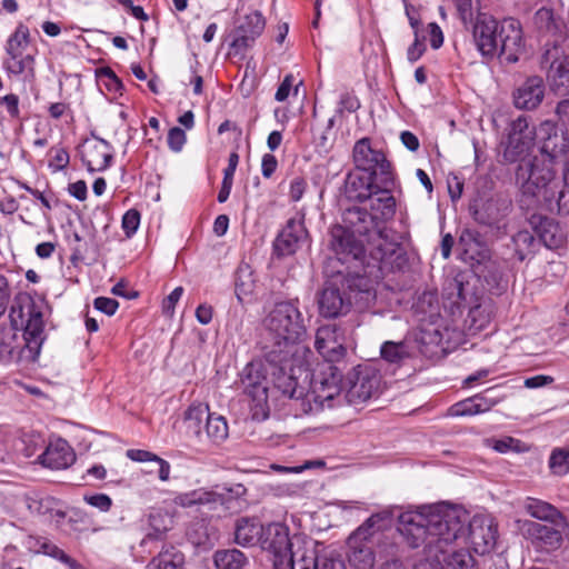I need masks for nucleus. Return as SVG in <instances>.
Returning <instances> with one entry per match:
<instances>
[{
    "label": "nucleus",
    "mask_w": 569,
    "mask_h": 569,
    "mask_svg": "<svg viewBox=\"0 0 569 569\" xmlns=\"http://www.w3.org/2000/svg\"><path fill=\"white\" fill-rule=\"evenodd\" d=\"M540 152L528 162L519 163L516 179L521 196L529 204L549 212L569 213V186L557 176L555 164L569 149V138L552 121H543L537 129Z\"/></svg>",
    "instance_id": "1"
},
{
    "label": "nucleus",
    "mask_w": 569,
    "mask_h": 569,
    "mask_svg": "<svg viewBox=\"0 0 569 569\" xmlns=\"http://www.w3.org/2000/svg\"><path fill=\"white\" fill-rule=\"evenodd\" d=\"M293 353L276 352L274 349L264 351L272 391L288 399V407L296 417L331 408L335 398L340 396L343 373L330 366L331 379L316 377L311 380V390H308L299 382L297 371L301 373L302 369L293 366Z\"/></svg>",
    "instance_id": "2"
},
{
    "label": "nucleus",
    "mask_w": 569,
    "mask_h": 569,
    "mask_svg": "<svg viewBox=\"0 0 569 569\" xmlns=\"http://www.w3.org/2000/svg\"><path fill=\"white\" fill-rule=\"evenodd\" d=\"M373 218L361 207H350L342 214V224H335L330 229V249L342 263L355 262L365 268L376 278L393 270H381L370 257L375 247Z\"/></svg>",
    "instance_id": "3"
},
{
    "label": "nucleus",
    "mask_w": 569,
    "mask_h": 569,
    "mask_svg": "<svg viewBox=\"0 0 569 569\" xmlns=\"http://www.w3.org/2000/svg\"><path fill=\"white\" fill-rule=\"evenodd\" d=\"M462 527L463 521L453 511H407L399 516L398 531L410 548L425 545L433 556L451 547L460 538Z\"/></svg>",
    "instance_id": "4"
},
{
    "label": "nucleus",
    "mask_w": 569,
    "mask_h": 569,
    "mask_svg": "<svg viewBox=\"0 0 569 569\" xmlns=\"http://www.w3.org/2000/svg\"><path fill=\"white\" fill-rule=\"evenodd\" d=\"M393 186H382L377 189L370 200L371 212L375 228L371 230L373 234L375 247L370 250V257L379 269L399 270L406 262L405 253L401 247L387 234V229L381 228L379 221L391 219L396 213V199L391 194Z\"/></svg>",
    "instance_id": "5"
},
{
    "label": "nucleus",
    "mask_w": 569,
    "mask_h": 569,
    "mask_svg": "<svg viewBox=\"0 0 569 569\" xmlns=\"http://www.w3.org/2000/svg\"><path fill=\"white\" fill-rule=\"evenodd\" d=\"M352 299L369 306L376 300V290L367 277L343 276L341 271H338L336 277L326 281L320 292L319 312L325 318L345 316L351 308Z\"/></svg>",
    "instance_id": "6"
},
{
    "label": "nucleus",
    "mask_w": 569,
    "mask_h": 569,
    "mask_svg": "<svg viewBox=\"0 0 569 569\" xmlns=\"http://www.w3.org/2000/svg\"><path fill=\"white\" fill-rule=\"evenodd\" d=\"M267 332L264 351L295 352L296 346L307 336L306 319L299 301L277 302L263 320Z\"/></svg>",
    "instance_id": "7"
},
{
    "label": "nucleus",
    "mask_w": 569,
    "mask_h": 569,
    "mask_svg": "<svg viewBox=\"0 0 569 569\" xmlns=\"http://www.w3.org/2000/svg\"><path fill=\"white\" fill-rule=\"evenodd\" d=\"M310 542H305L300 538L291 539L289 529L280 522L269 523L264 528L260 546L269 552L270 560L274 569H295L298 550L308 548Z\"/></svg>",
    "instance_id": "8"
},
{
    "label": "nucleus",
    "mask_w": 569,
    "mask_h": 569,
    "mask_svg": "<svg viewBox=\"0 0 569 569\" xmlns=\"http://www.w3.org/2000/svg\"><path fill=\"white\" fill-rule=\"evenodd\" d=\"M241 388L254 402L252 410V418L257 420H264L269 416L268 411V397L270 389L269 366L268 362L248 363L241 376Z\"/></svg>",
    "instance_id": "9"
},
{
    "label": "nucleus",
    "mask_w": 569,
    "mask_h": 569,
    "mask_svg": "<svg viewBox=\"0 0 569 569\" xmlns=\"http://www.w3.org/2000/svg\"><path fill=\"white\" fill-rule=\"evenodd\" d=\"M382 520L381 515L369 517L348 539V561L352 569H375L376 556L372 550L373 527Z\"/></svg>",
    "instance_id": "10"
},
{
    "label": "nucleus",
    "mask_w": 569,
    "mask_h": 569,
    "mask_svg": "<svg viewBox=\"0 0 569 569\" xmlns=\"http://www.w3.org/2000/svg\"><path fill=\"white\" fill-rule=\"evenodd\" d=\"M352 156L357 169L376 174L382 186H395L391 163L381 150L371 147L369 138L355 143Z\"/></svg>",
    "instance_id": "11"
},
{
    "label": "nucleus",
    "mask_w": 569,
    "mask_h": 569,
    "mask_svg": "<svg viewBox=\"0 0 569 569\" xmlns=\"http://www.w3.org/2000/svg\"><path fill=\"white\" fill-rule=\"evenodd\" d=\"M541 68L547 70V80L557 94H569V56L565 54L558 40L546 49L541 56Z\"/></svg>",
    "instance_id": "12"
},
{
    "label": "nucleus",
    "mask_w": 569,
    "mask_h": 569,
    "mask_svg": "<svg viewBox=\"0 0 569 569\" xmlns=\"http://www.w3.org/2000/svg\"><path fill=\"white\" fill-rule=\"evenodd\" d=\"M498 54L502 63H516L526 51L523 29L516 18H503L498 27Z\"/></svg>",
    "instance_id": "13"
},
{
    "label": "nucleus",
    "mask_w": 569,
    "mask_h": 569,
    "mask_svg": "<svg viewBox=\"0 0 569 569\" xmlns=\"http://www.w3.org/2000/svg\"><path fill=\"white\" fill-rule=\"evenodd\" d=\"M537 130L530 126L528 118L518 117L510 124L508 141L503 150V158L507 162H526L525 158L530 153L535 146Z\"/></svg>",
    "instance_id": "14"
},
{
    "label": "nucleus",
    "mask_w": 569,
    "mask_h": 569,
    "mask_svg": "<svg viewBox=\"0 0 569 569\" xmlns=\"http://www.w3.org/2000/svg\"><path fill=\"white\" fill-rule=\"evenodd\" d=\"M315 347L328 363L327 371L320 377L325 376L327 379H331L330 366L337 367L342 372V369L335 362H340L345 358L347 349L339 340L335 325L322 326L317 330Z\"/></svg>",
    "instance_id": "15"
},
{
    "label": "nucleus",
    "mask_w": 569,
    "mask_h": 569,
    "mask_svg": "<svg viewBox=\"0 0 569 569\" xmlns=\"http://www.w3.org/2000/svg\"><path fill=\"white\" fill-rule=\"evenodd\" d=\"M305 214L290 218L273 242V251L278 257L293 254L308 239V231L303 223Z\"/></svg>",
    "instance_id": "16"
},
{
    "label": "nucleus",
    "mask_w": 569,
    "mask_h": 569,
    "mask_svg": "<svg viewBox=\"0 0 569 569\" xmlns=\"http://www.w3.org/2000/svg\"><path fill=\"white\" fill-rule=\"evenodd\" d=\"M510 208V202L506 200L488 199L475 202L470 211L478 223L500 230L506 227L505 219Z\"/></svg>",
    "instance_id": "17"
},
{
    "label": "nucleus",
    "mask_w": 569,
    "mask_h": 569,
    "mask_svg": "<svg viewBox=\"0 0 569 569\" xmlns=\"http://www.w3.org/2000/svg\"><path fill=\"white\" fill-rule=\"evenodd\" d=\"M23 331L24 346L22 353H28V361H36L43 343V317L34 302H29V318H27Z\"/></svg>",
    "instance_id": "18"
},
{
    "label": "nucleus",
    "mask_w": 569,
    "mask_h": 569,
    "mask_svg": "<svg viewBox=\"0 0 569 569\" xmlns=\"http://www.w3.org/2000/svg\"><path fill=\"white\" fill-rule=\"evenodd\" d=\"M498 27L499 21L487 14L478 16L473 24V40L483 57L495 58L498 54Z\"/></svg>",
    "instance_id": "19"
},
{
    "label": "nucleus",
    "mask_w": 569,
    "mask_h": 569,
    "mask_svg": "<svg viewBox=\"0 0 569 569\" xmlns=\"http://www.w3.org/2000/svg\"><path fill=\"white\" fill-rule=\"evenodd\" d=\"M545 93L543 79L540 76H530L513 90V104L520 110H535L543 101Z\"/></svg>",
    "instance_id": "20"
},
{
    "label": "nucleus",
    "mask_w": 569,
    "mask_h": 569,
    "mask_svg": "<svg viewBox=\"0 0 569 569\" xmlns=\"http://www.w3.org/2000/svg\"><path fill=\"white\" fill-rule=\"evenodd\" d=\"M468 530V539L476 553L486 555L493 549L497 539V528L492 520L483 517H473L469 522Z\"/></svg>",
    "instance_id": "21"
},
{
    "label": "nucleus",
    "mask_w": 569,
    "mask_h": 569,
    "mask_svg": "<svg viewBox=\"0 0 569 569\" xmlns=\"http://www.w3.org/2000/svg\"><path fill=\"white\" fill-rule=\"evenodd\" d=\"M380 187L376 174L357 169L345 180V194L351 201L363 202L372 197Z\"/></svg>",
    "instance_id": "22"
},
{
    "label": "nucleus",
    "mask_w": 569,
    "mask_h": 569,
    "mask_svg": "<svg viewBox=\"0 0 569 569\" xmlns=\"http://www.w3.org/2000/svg\"><path fill=\"white\" fill-rule=\"evenodd\" d=\"M380 387V376L371 368L360 369L355 375L347 391V399L352 405H359L375 396Z\"/></svg>",
    "instance_id": "23"
},
{
    "label": "nucleus",
    "mask_w": 569,
    "mask_h": 569,
    "mask_svg": "<svg viewBox=\"0 0 569 569\" xmlns=\"http://www.w3.org/2000/svg\"><path fill=\"white\" fill-rule=\"evenodd\" d=\"M442 298L445 308H448L452 315L471 303L473 293L466 274L459 273L451 279H447L442 288Z\"/></svg>",
    "instance_id": "24"
},
{
    "label": "nucleus",
    "mask_w": 569,
    "mask_h": 569,
    "mask_svg": "<svg viewBox=\"0 0 569 569\" xmlns=\"http://www.w3.org/2000/svg\"><path fill=\"white\" fill-rule=\"evenodd\" d=\"M528 222L535 231L537 240L540 244L549 249H557L562 246L565 236L559 224L551 218L532 213Z\"/></svg>",
    "instance_id": "25"
},
{
    "label": "nucleus",
    "mask_w": 569,
    "mask_h": 569,
    "mask_svg": "<svg viewBox=\"0 0 569 569\" xmlns=\"http://www.w3.org/2000/svg\"><path fill=\"white\" fill-rule=\"evenodd\" d=\"M81 160L91 172L106 170L112 160L111 146L101 138L86 143L81 150Z\"/></svg>",
    "instance_id": "26"
},
{
    "label": "nucleus",
    "mask_w": 569,
    "mask_h": 569,
    "mask_svg": "<svg viewBox=\"0 0 569 569\" xmlns=\"http://www.w3.org/2000/svg\"><path fill=\"white\" fill-rule=\"evenodd\" d=\"M173 502L176 506L182 508L202 507L207 508L209 511H214L223 505L224 499L214 491L199 488L177 495Z\"/></svg>",
    "instance_id": "27"
},
{
    "label": "nucleus",
    "mask_w": 569,
    "mask_h": 569,
    "mask_svg": "<svg viewBox=\"0 0 569 569\" xmlns=\"http://www.w3.org/2000/svg\"><path fill=\"white\" fill-rule=\"evenodd\" d=\"M506 247L511 251V259L522 262L536 254L540 247V241L537 240L535 233L523 229L512 234Z\"/></svg>",
    "instance_id": "28"
},
{
    "label": "nucleus",
    "mask_w": 569,
    "mask_h": 569,
    "mask_svg": "<svg viewBox=\"0 0 569 569\" xmlns=\"http://www.w3.org/2000/svg\"><path fill=\"white\" fill-rule=\"evenodd\" d=\"M526 532L532 540V543L546 551L558 549L562 543V535L559 530L538 522H528Z\"/></svg>",
    "instance_id": "29"
},
{
    "label": "nucleus",
    "mask_w": 569,
    "mask_h": 569,
    "mask_svg": "<svg viewBox=\"0 0 569 569\" xmlns=\"http://www.w3.org/2000/svg\"><path fill=\"white\" fill-rule=\"evenodd\" d=\"M295 569H345L342 561L320 555L313 543L298 550Z\"/></svg>",
    "instance_id": "30"
},
{
    "label": "nucleus",
    "mask_w": 569,
    "mask_h": 569,
    "mask_svg": "<svg viewBox=\"0 0 569 569\" xmlns=\"http://www.w3.org/2000/svg\"><path fill=\"white\" fill-rule=\"evenodd\" d=\"M74 459L76 456L71 447L62 439L50 442L46 451L41 455V462L51 469L67 468Z\"/></svg>",
    "instance_id": "31"
},
{
    "label": "nucleus",
    "mask_w": 569,
    "mask_h": 569,
    "mask_svg": "<svg viewBox=\"0 0 569 569\" xmlns=\"http://www.w3.org/2000/svg\"><path fill=\"white\" fill-rule=\"evenodd\" d=\"M264 528L254 518H241L236 525L234 540L242 547L260 545Z\"/></svg>",
    "instance_id": "32"
},
{
    "label": "nucleus",
    "mask_w": 569,
    "mask_h": 569,
    "mask_svg": "<svg viewBox=\"0 0 569 569\" xmlns=\"http://www.w3.org/2000/svg\"><path fill=\"white\" fill-rule=\"evenodd\" d=\"M460 540H465V526L460 538L449 547V551L440 553L445 569H475V559L470 552L463 548H458Z\"/></svg>",
    "instance_id": "33"
},
{
    "label": "nucleus",
    "mask_w": 569,
    "mask_h": 569,
    "mask_svg": "<svg viewBox=\"0 0 569 569\" xmlns=\"http://www.w3.org/2000/svg\"><path fill=\"white\" fill-rule=\"evenodd\" d=\"M462 259L470 262H480L488 257L487 247L478 239V234L470 230L461 233L459 239Z\"/></svg>",
    "instance_id": "34"
},
{
    "label": "nucleus",
    "mask_w": 569,
    "mask_h": 569,
    "mask_svg": "<svg viewBox=\"0 0 569 569\" xmlns=\"http://www.w3.org/2000/svg\"><path fill=\"white\" fill-rule=\"evenodd\" d=\"M525 510L533 518L557 523L562 519L559 510L549 502L528 497L523 502Z\"/></svg>",
    "instance_id": "35"
},
{
    "label": "nucleus",
    "mask_w": 569,
    "mask_h": 569,
    "mask_svg": "<svg viewBox=\"0 0 569 569\" xmlns=\"http://www.w3.org/2000/svg\"><path fill=\"white\" fill-rule=\"evenodd\" d=\"M256 288L253 270L248 263H240L236 271L234 292L239 302H244Z\"/></svg>",
    "instance_id": "36"
},
{
    "label": "nucleus",
    "mask_w": 569,
    "mask_h": 569,
    "mask_svg": "<svg viewBox=\"0 0 569 569\" xmlns=\"http://www.w3.org/2000/svg\"><path fill=\"white\" fill-rule=\"evenodd\" d=\"M492 313V303L489 300H481L470 307L466 322L470 330L480 331L489 325Z\"/></svg>",
    "instance_id": "37"
},
{
    "label": "nucleus",
    "mask_w": 569,
    "mask_h": 569,
    "mask_svg": "<svg viewBox=\"0 0 569 569\" xmlns=\"http://www.w3.org/2000/svg\"><path fill=\"white\" fill-rule=\"evenodd\" d=\"M208 416H211L209 406L202 402H193L184 412V422L187 429L194 436L199 437L202 433L203 422L207 423Z\"/></svg>",
    "instance_id": "38"
},
{
    "label": "nucleus",
    "mask_w": 569,
    "mask_h": 569,
    "mask_svg": "<svg viewBox=\"0 0 569 569\" xmlns=\"http://www.w3.org/2000/svg\"><path fill=\"white\" fill-rule=\"evenodd\" d=\"M266 20L262 13L254 10L240 19L234 27V30H242V34L252 37V39L257 40L262 34Z\"/></svg>",
    "instance_id": "39"
},
{
    "label": "nucleus",
    "mask_w": 569,
    "mask_h": 569,
    "mask_svg": "<svg viewBox=\"0 0 569 569\" xmlns=\"http://www.w3.org/2000/svg\"><path fill=\"white\" fill-rule=\"evenodd\" d=\"M247 561L244 553L238 549L218 550L214 553L217 569H242Z\"/></svg>",
    "instance_id": "40"
},
{
    "label": "nucleus",
    "mask_w": 569,
    "mask_h": 569,
    "mask_svg": "<svg viewBox=\"0 0 569 569\" xmlns=\"http://www.w3.org/2000/svg\"><path fill=\"white\" fill-rule=\"evenodd\" d=\"M151 565L156 569H183L184 556L181 551L171 547L153 558Z\"/></svg>",
    "instance_id": "41"
},
{
    "label": "nucleus",
    "mask_w": 569,
    "mask_h": 569,
    "mask_svg": "<svg viewBox=\"0 0 569 569\" xmlns=\"http://www.w3.org/2000/svg\"><path fill=\"white\" fill-rule=\"evenodd\" d=\"M29 38L30 33L28 27L20 23L7 41L6 51L8 56H22V51L29 44Z\"/></svg>",
    "instance_id": "42"
},
{
    "label": "nucleus",
    "mask_w": 569,
    "mask_h": 569,
    "mask_svg": "<svg viewBox=\"0 0 569 569\" xmlns=\"http://www.w3.org/2000/svg\"><path fill=\"white\" fill-rule=\"evenodd\" d=\"M172 520L161 512H154L149 516L150 531L146 535L142 543L149 540H161L170 529Z\"/></svg>",
    "instance_id": "43"
},
{
    "label": "nucleus",
    "mask_w": 569,
    "mask_h": 569,
    "mask_svg": "<svg viewBox=\"0 0 569 569\" xmlns=\"http://www.w3.org/2000/svg\"><path fill=\"white\" fill-rule=\"evenodd\" d=\"M207 437L214 443H220L228 437V423L224 417L211 413L204 425Z\"/></svg>",
    "instance_id": "44"
},
{
    "label": "nucleus",
    "mask_w": 569,
    "mask_h": 569,
    "mask_svg": "<svg viewBox=\"0 0 569 569\" xmlns=\"http://www.w3.org/2000/svg\"><path fill=\"white\" fill-rule=\"evenodd\" d=\"M58 500L52 497H41L32 499L29 503V509L41 516H48L50 518L58 517L63 518L66 513L57 508Z\"/></svg>",
    "instance_id": "45"
},
{
    "label": "nucleus",
    "mask_w": 569,
    "mask_h": 569,
    "mask_svg": "<svg viewBox=\"0 0 569 569\" xmlns=\"http://www.w3.org/2000/svg\"><path fill=\"white\" fill-rule=\"evenodd\" d=\"M231 42L229 44L230 57H237L243 59L249 49H251L256 42L252 37L242 34V30H232L230 33Z\"/></svg>",
    "instance_id": "46"
},
{
    "label": "nucleus",
    "mask_w": 569,
    "mask_h": 569,
    "mask_svg": "<svg viewBox=\"0 0 569 569\" xmlns=\"http://www.w3.org/2000/svg\"><path fill=\"white\" fill-rule=\"evenodd\" d=\"M549 468L556 476L569 472V447L555 448L549 458Z\"/></svg>",
    "instance_id": "47"
},
{
    "label": "nucleus",
    "mask_w": 569,
    "mask_h": 569,
    "mask_svg": "<svg viewBox=\"0 0 569 569\" xmlns=\"http://www.w3.org/2000/svg\"><path fill=\"white\" fill-rule=\"evenodd\" d=\"M533 20L538 29L547 32L556 33L562 27V23L555 19L553 11L545 7L537 10Z\"/></svg>",
    "instance_id": "48"
},
{
    "label": "nucleus",
    "mask_w": 569,
    "mask_h": 569,
    "mask_svg": "<svg viewBox=\"0 0 569 569\" xmlns=\"http://www.w3.org/2000/svg\"><path fill=\"white\" fill-rule=\"evenodd\" d=\"M382 359L390 363H400L408 357V351L403 342L386 341L380 350Z\"/></svg>",
    "instance_id": "49"
},
{
    "label": "nucleus",
    "mask_w": 569,
    "mask_h": 569,
    "mask_svg": "<svg viewBox=\"0 0 569 569\" xmlns=\"http://www.w3.org/2000/svg\"><path fill=\"white\" fill-rule=\"evenodd\" d=\"M33 58L31 56H14L9 57L3 62V68L9 74L20 76L27 70L33 71L32 69Z\"/></svg>",
    "instance_id": "50"
},
{
    "label": "nucleus",
    "mask_w": 569,
    "mask_h": 569,
    "mask_svg": "<svg viewBox=\"0 0 569 569\" xmlns=\"http://www.w3.org/2000/svg\"><path fill=\"white\" fill-rule=\"evenodd\" d=\"M29 302H34L30 298L17 299L10 308V319L14 326H23L24 317L29 318Z\"/></svg>",
    "instance_id": "51"
},
{
    "label": "nucleus",
    "mask_w": 569,
    "mask_h": 569,
    "mask_svg": "<svg viewBox=\"0 0 569 569\" xmlns=\"http://www.w3.org/2000/svg\"><path fill=\"white\" fill-rule=\"evenodd\" d=\"M483 278L491 289L503 290L507 287V280L505 279L502 270L495 263L487 268Z\"/></svg>",
    "instance_id": "52"
},
{
    "label": "nucleus",
    "mask_w": 569,
    "mask_h": 569,
    "mask_svg": "<svg viewBox=\"0 0 569 569\" xmlns=\"http://www.w3.org/2000/svg\"><path fill=\"white\" fill-rule=\"evenodd\" d=\"M492 449L500 453H507L509 451L520 452L523 450V443L512 437H503L500 439L490 440Z\"/></svg>",
    "instance_id": "53"
},
{
    "label": "nucleus",
    "mask_w": 569,
    "mask_h": 569,
    "mask_svg": "<svg viewBox=\"0 0 569 569\" xmlns=\"http://www.w3.org/2000/svg\"><path fill=\"white\" fill-rule=\"evenodd\" d=\"M449 415L452 417H466V416L479 415V411H478V408H477L473 397L467 398L462 401H459V402L452 405L449 408Z\"/></svg>",
    "instance_id": "54"
},
{
    "label": "nucleus",
    "mask_w": 569,
    "mask_h": 569,
    "mask_svg": "<svg viewBox=\"0 0 569 569\" xmlns=\"http://www.w3.org/2000/svg\"><path fill=\"white\" fill-rule=\"evenodd\" d=\"M22 359L28 360V353H22V348H17L11 343L0 346V361L3 363L19 362Z\"/></svg>",
    "instance_id": "55"
},
{
    "label": "nucleus",
    "mask_w": 569,
    "mask_h": 569,
    "mask_svg": "<svg viewBox=\"0 0 569 569\" xmlns=\"http://www.w3.org/2000/svg\"><path fill=\"white\" fill-rule=\"evenodd\" d=\"M140 224V212L136 209L128 210L122 217V229L128 238L132 237Z\"/></svg>",
    "instance_id": "56"
},
{
    "label": "nucleus",
    "mask_w": 569,
    "mask_h": 569,
    "mask_svg": "<svg viewBox=\"0 0 569 569\" xmlns=\"http://www.w3.org/2000/svg\"><path fill=\"white\" fill-rule=\"evenodd\" d=\"M52 154V159L49 162V167L53 169V171H60L67 168L69 164V153L62 147H54L50 150Z\"/></svg>",
    "instance_id": "57"
},
{
    "label": "nucleus",
    "mask_w": 569,
    "mask_h": 569,
    "mask_svg": "<svg viewBox=\"0 0 569 569\" xmlns=\"http://www.w3.org/2000/svg\"><path fill=\"white\" fill-rule=\"evenodd\" d=\"M167 141L172 151L179 152L187 141L186 132L179 127H173L168 132Z\"/></svg>",
    "instance_id": "58"
},
{
    "label": "nucleus",
    "mask_w": 569,
    "mask_h": 569,
    "mask_svg": "<svg viewBox=\"0 0 569 569\" xmlns=\"http://www.w3.org/2000/svg\"><path fill=\"white\" fill-rule=\"evenodd\" d=\"M308 187V182L303 177H295L290 181L289 198L293 202H298L302 199Z\"/></svg>",
    "instance_id": "59"
},
{
    "label": "nucleus",
    "mask_w": 569,
    "mask_h": 569,
    "mask_svg": "<svg viewBox=\"0 0 569 569\" xmlns=\"http://www.w3.org/2000/svg\"><path fill=\"white\" fill-rule=\"evenodd\" d=\"M442 552H438V555H431L429 550H426L427 557L426 559L419 561L415 569H445L443 563L441 562L440 553L448 552L449 547H445Z\"/></svg>",
    "instance_id": "60"
},
{
    "label": "nucleus",
    "mask_w": 569,
    "mask_h": 569,
    "mask_svg": "<svg viewBox=\"0 0 569 569\" xmlns=\"http://www.w3.org/2000/svg\"><path fill=\"white\" fill-rule=\"evenodd\" d=\"M492 389H487L483 393H478L473 396L475 402L477 405L479 413H483L489 411L492 407H495L500 398L489 397L488 393Z\"/></svg>",
    "instance_id": "61"
},
{
    "label": "nucleus",
    "mask_w": 569,
    "mask_h": 569,
    "mask_svg": "<svg viewBox=\"0 0 569 569\" xmlns=\"http://www.w3.org/2000/svg\"><path fill=\"white\" fill-rule=\"evenodd\" d=\"M84 501L94 507L98 508L101 511H109L112 506V500L108 495L104 493H96L91 496H84Z\"/></svg>",
    "instance_id": "62"
},
{
    "label": "nucleus",
    "mask_w": 569,
    "mask_h": 569,
    "mask_svg": "<svg viewBox=\"0 0 569 569\" xmlns=\"http://www.w3.org/2000/svg\"><path fill=\"white\" fill-rule=\"evenodd\" d=\"M0 106L6 107L11 118L18 119L20 117L19 97L17 94L9 93L4 97H0Z\"/></svg>",
    "instance_id": "63"
},
{
    "label": "nucleus",
    "mask_w": 569,
    "mask_h": 569,
    "mask_svg": "<svg viewBox=\"0 0 569 569\" xmlns=\"http://www.w3.org/2000/svg\"><path fill=\"white\" fill-rule=\"evenodd\" d=\"M93 306L97 310L106 313L107 316H112L116 313L119 302L112 298L98 297L94 299Z\"/></svg>",
    "instance_id": "64"
}]
</instances>
